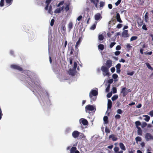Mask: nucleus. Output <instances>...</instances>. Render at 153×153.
<instances>
[{"mask_svg":"<svg viewBox=\"0 0 153 153\" xmlns=\"http://www.w3.org/2000/svg\"><path fill=\"white\" fill-rule=\"evenodd\" d=\"M115 69L114 67L111 68V71L112 73H114L115 71Z\"/></svg>","mask_w":153,"mask_h":153,"instance_id":"774afa93","label":"nucleus"},{"mask_svg":"<svg viewBox=\"0 0 153 153\" xmlns=\"http://www.w3.org/2000/svg\"><path fill=\"white\" fill-rule=\"evenodd\" d=\"M120 148L123 150H126V147L123 143H119Z\"/></svg>","mask_w":153,"mask_h":153,"instance_id":"a211bd4d","label":"nucleus"},{"mask_svg":"<svg viewBox=\"0 0 153 153\" xmlns=\"http://www.w3.org/2000/svg\"><path fill=\"white\" fill-rule=\"evenodd\" d=\"M117 112L118 114H122L123 113V111L121 109H118L117 111Z\"/></svg>","mask_w":153,"mask_h":153,"instance_id":"6e6d98bb","label":"nucleus"},{"mask_svg":"<svg viewBox=\"0 0 153 153\" xmlns=\"http://www.w3.org/2000/svg\"><path fill=\"white\" fill-rule=\"evenodd\" d=\"M145 137L147 141H148L150 140H153V136L149 133H147L146 134Z\"/></svg>","mask_w":153,"mask_h":153,"instance_id":"39448f33","label":"nucleus"},{"mask_svg":"<svg viewBox=\"0 0 153 153\" xmlns=\"http://www.w3.org/2000/svg\"><path fill=\"white\" fill-rule=\"evenodd\" d=\"M121 67V65L120 63L117 64V65L116 66V69H120Z\"/></svg>","mask_w":153,"mask_h":153,"instance_id":"a19ab883","label":"nucleus"},{"mask_svg":"<svg viewBox=\"0 0 153 153\" xmlns=\"http://www.w3.org/2000/svg\"><path fill=\"white\" fill-rule=\"evenodd\" d=\"M104 39V37L102 34H100L98 36V39L100 41H103Z\"/></svg>","mask_w":153,"mask_h":153,"instance_id":"bb28decb","label":"nucleus"},{"mask_svg":"<svg viewBox=\"0 0 153 153\" xmlns=\"http://www.w3.org/2000/svg\"><path fill=\"white\" fill-rule=\"evenodd\" d=\"M98 95V91L95 90H92L89 93V97L91 100L93 101H95L96 99V97L93 98V96H96Z\"/></svg>","mask_w":153,"mask_h":153,"instance_id":"f03ea898","label":"nucleus"},{"mask_svg":"<svg viewBox=\"0 0 153 153\" xmlns=\"http://www.w3.org/2000/svg\"><path fill=\"white\" fill-rule=\"evenodd\" d=\"M148 114L151 117H153V110L150 111Z\"/></svg>","mask_w":153,"mask_h":153,"instance_id":"0e129e2a","label":"nucleus"},{"mask_svg":"<svg viewBox=\"0 0 153 153\" xmlns=\"http://www.w3.org/2000/svg\"><path fill=\"white\" fill-rule=\"evenodd\" d=\"M96 27V25L95 24H94L91 27V30H94L95 29Z\"/></svg>","mask_w":153,"mask_h":153,"instance_id":"49530a36","label":"nucleus"},{"mask_svg":"<svg viewBox=\"0 0 153 153\" xmlns=\"http://www.w3.org/2000/svg\"><path fill=\"white\" fill-rule=\"evenodd\" d=\"M61 11V8L59 7L56 9L55 10L54 12L55 13H60Z\"/></svg>","mask_w":153,"mask_h":153,"instance_id":"473e14b6","label":"nucleus"},{"mask_svg":"<svg viewBox=\"0 0 153 153\" xmlns=\"http://www.w3.org/2000/svg\"><path fill=\"white\" fill-rule=\"evenodd\" d=\"M13 1V0H5V1L7 4L10 6L12 4Z\"/></svg>","mask_w":153,"mask_h":153,"instance_id":"cd10ccee","label":"nucleus"},{"mask_svg":"<svg viewBox=\"0 0 153 153\" xmlns=\"http://www.w3.org/2000/svg\"><path fill=\"white\" fill-rule=\"evenodd\" d=\"M77 64L76 62H74V63L73 68L74 69H76L77 67Z\"/></svg>","mask_w":153,"mask_h":153,"instance_id":"e2e57ef3","label":"nucleus"},{"mask_svg":"<svg viewBox=\"0 0 153 153\" xmlns=\"http://www.w3.org/2000/svg\"><path fill=\"white\" fill-rule=\"evenodd\" d=\"M54 21L55 20L54 19H52L51 20L50 25L51 26H52L53 25Z\"/></svg>","mask_w":153,"mask_h":153,"instance_id":"3c124183","label":"nucleus"},{"mask_svg":"<svg viewBox=\"0 0 153 153\" xmlns=\"http://www.w3.org/2000/svg\"><path fill=\"white\" fill-rule=\"evenodd\" d=\"M85 111L87 113H90V112L88 111H93L94 110V111L96 110L95 106L91 105H88L86 106L85 107Z\"/></svg>","mask_w":153,"mask_h":153,"instance_id":"7ed1b4c3","label":"nucleus"},{"mask_svg":"<svg viewBox=\"0 0 153 153\" xmlns=\"http://www.w3.org/2000/svg\"><path fill=\"white\" fill-rule=\"evenodd\" d=\"M143 117H145L144 119L145 121L146 122L149 121L150 119V117L149 116L147 115H143Z\"/></svg>","mask_w":153,"mask_h":153,"instance_id":"412c9836","label":"nucleus"},{"mask_svg":"<svg viewBox=\"0 0 153 153\" xmlns=\"http://www.w3.org/2000/svg\"><path fill=\"white\" fill-rule=\"evenodd\" d=\"M135 124L136 127L137 128L138 127H140L139 126H141V123L139 121H137L135 122Z\"/></svg>","mask_w":153,"mask_h":153,"instance_id":"b1692460","label":"nucleus"},{"mask_svg":"<svg viewBox=\"0 0 153 153\" xmlns=\"http://www.w3.org/2000/svg\"><path fill=\"white\" fill-rule=\"evenodd\" d=\"M112 95V93L111 92H110L108 93L107 95V97L108 98H110L111 97V96Z\"/></svg>","mask_w":153,"mask_h":153,"instance_id":"603ef678","label":"nucleus"},{"mask_svg":"<svg viewBox=\"0 0 153 153\" xmlns=\"http://www.w3.org/2000/svg\"><path fill=\"white\" fill-rule=\"evenodd\" d=\"M112 91L113 93L115 94L117 92V88L116 87H113L112 88Z\"/></svg>","mask_w":153,"mask_h":153,"instance_id":"8fccbe9b","label":"nucleus"},{"mask_svg":"<svg viewBox=\"0 0 153 153\" xmlns=\"http://www.w3.org/2000/svg\"><path fill=\"white\" fill-rule=\"evenodd\" d=\"M147 125V123L145 122H143L142 123V125H141V127L142 128H144Z\"/></svg>","mask_w":153,"mask_h":153,"instance_id":"58836bf2","label":"nucleus"},{"mask_svg":"<svg viewBox=\"0 0 153 153\" xmlns=\"http://www.w3.org/2000/svg\"><path fill=\"white\" fill-rule=\"evenodd\" d=\"M114 150L116 153H117L119 151V148L117 147H115L114 148Z\"/></svg>","mask_w":153,"mask_h":153,"instance_id":"4c0bfd02","label":"nucleus"},{"mask_svg":"<svg viewBox=\"0 0 153 153\" xmlns=\"http://www.w3.org/2000/svg\"><path fill=\"white\" fill-rule=\"evenodd\" d=\"M98 48L101 51H102L104 48V46L102 44H100L98 45Z\"/></svg>","mask_w":153,"mask_h":153,"instance_id":"393cba45","label":"nucleus"},{"mask_svg":"<svg viewBox=\"0 0 153 153\" xmlns=\"http://www.w3.org/2000/svg\"><path fill=\"white\" fill-rule=\"evenodd\" d=\"M134 72L133 71L131 72L127 73V74L128 75L132 76L134 74Z\"/></svg>","mask_w":153,"mask_h":153,"instance_id":"864d4df0","label":"nucleus"},{"mask_svg":"<svg viewBox=\"0 0 153 153\" xmlns=\"http://www.w3.org/2000/svg\"><path fill=\"white\" fill-rule=\"evenodd\" d=\"M109 138H111L112 140L114 141H116L117 140V137H115L114 134L110 135L109 136Z\"/></svg>","mask_w":153,"mask_h":153,"instance_id":"dca6fc26","label":"nucleus"},{"mask_svg":"<svg viewBox=\"0 0 153 153\" xmlns=\"http://www.w3.org/2000/svg\"><path fill=\"white\" fill-rule=\"evenodd\" d=\"M116 44V42H111L110 45V48H112L114 46V45H115Z\"/></svg>","mask_w":153,"mask_h":153,"instance_id":"37998d69","label":"nucleus"},{"mask_svg":"<svg viewBox=\"0 0 153 153\" xmlns=\"http://www.w3.org/2000/svg\"><path fill=\"white\" fill-rule=\"evenodd\" d=\"M69 9V5L66 4V6L65 7V10L66 12L68 11Z\"/></svg>","mask_w":153,"mask_h":153,"instance_id":"e433bc0d","label":"nucleus"},{"mask_svg":"<svg viewBox=\"0 0 153 153\" xmlns=\"http://www.w3.org/2000/svg\"><path fill=\"white\" fill-rule=\"evenodd\" d=\"M112 107V102L111 101L108 100V109H111Z\"/></svg>","mask_w":153,"mask_h":153,"instance_id":"4be33fe9","label":"nucleus"},{"mask_svg":"<svg viewBox=\"0 0 153 153\" xmlns=\"http://www.w3.org/2000/svg\"><path fill=\"white\" fill-rule=\"evenodd\" d=\"M121 93L122 94L123 97H125L126 96L128 92L127 91V89L126 87H124L121 89Z\"/></svg>","mask_w":153,"mask_h":153,"instance_id":"6e6552de","label":"nucleus"},{"mask_svg":"<svg viewBox=\"0 0 153 153\" xmlns=\"http://www.w3.org/2000/svg\"><path fill=\"white\" fill-rule=\"evenodd\" d=\"M148 47L147 45H146L145 43H143L142 45V47L140 49V52L142 54H143V51L144 48L147 49Z\"/></svg>","mask_w":153,"mask_h":153,"instance_id":"1a4fd4ad","label":"nucleus"},{"mask_svg":"<svg viewBox=\"0 0 153 153\" xmlns=\"http://www.w3.org/2000/svg\"><path fill=\"white\" fill-rule=\"evenodd\" d=\"M30 79H31V81L32 83H31V84H30V85L32 87L34 86V85L35 84V82L34 80H33V79H32L31 78H30Z\"/></svg>","mask_w":153,"mask_h":153,"instance_id":"c9c22d12","label":"nucleus"},{"mask_svg":"<svg viewBox=\"0 0 153 153\" xmlns=\"http://www.w3.org/2000/svg\"><path fill=\"white\" fill-rule=\"evenodd\" d=\"M91 2L93 3L96 8L97 7L98 3L99 1V0H90Z\"/></svg>","mask_w":153,"mask_h":153,"instance_id":"ddd939ff","label":"nucleus"},{"mask_svg":"<svg viewBox=\"0 0 153 153\" xmlns=\"http://www.w3.org/2000/svg\"><path fill=\"white\" fill-rule=\"evenodd\" d=\"M126 47L128 49L130 50L132 47L130 45V44H127L126 46Z\"/></svg>","mask_w":153,"mask_h":153,"instance_id":"5fc2aeb1","label":"nucleus"},{"mask_svg":"<svg viewBox=\"0 0 153 153\" xmlns=\"http://www.w3.org/2000/svg\"><path fill=\"white\" fill-rule=\"evenodd\" d=\"M137 36H133L131 37L130 39L131 41H133L134 40H136L137 38Z\"/></svg>","mask_w":153,"mask_h":153,"instance_id":"f704fd0d","label":"nucleus"},{"mask_svg":"<svg viewBox=\"0 0 153 153\" xmlns=\"http://www.w3.org/2000/svg\"><path fill=\"white\" fill-rule=\"evenodd\" d=\"M143 29L144 30H147V29L146 27V26L145 25H143L142 27Z\"/></svg>","mask_w":153,"mask_h":153,"instance_id":"680f3d73","label":"nucleus"},{"mask_svg":"<svg viewBox=\"0 0 153 153\" xmlns=\"http://www.w3.org/2000/svg\"><path fill=\"white\" fill-rule=\"evenodd\" d=\"M70 153H80L79 151L75 147H72L71 148Z\"/></svg>","mask_w":153,"mask_h":153,"instance_id":"9d476101","label":"nucleus"},{"mask_svg":"<svg viewBox=\"0 0 153 153\" xmlns=\"http://www.w3.org/2000/svg\"><path fill=\"white\" fill-rule=\"evenodd\" d=\"M118 76L117 74H114L112 75V77L114 79H116L117 78Z\"/></svg>","mask_w":153,"mask_h":153,"instance_id":"a18cd8bd","label":"nucleus"},{"mask_svg":"<svg viewBox=\"0 0 153 153\" xmlns=\"http://www.w3.org/2000/svg\"><path fill=\"white\" fill-rule=\"evenodd\" d=\"M121 1V0H118L115 3V4L116 6H117L120 4Z\"/></svg>","mask_w":153,"mask_h":153,"instance_id":"09e8293b","label":"nucleus"},{"mask_svg":"<svg viewBox=\"0 0 153 153\" xmlns=\"http://www.w3.org/2000/svg\"><path fill=\"white\" fill-rule=\"evenodd\" d=\"M115 118L116 119H119L120 118L121 116L119 114H116L115 116Z\"/></svg>","mask_w":153,"mask_h":153,"instance_id":"69168bd1","label":"nucleus"},{"mask_svg":"<svg viewBox=\"0 0 153 153\" xmlns=\"http://www.w3.org/2000/svg\"><path fill=\"white\" fill-rule=\"evenodd\" d=\"M75 51H74V48L72 46H70L68 48V52H69L70 55H72L74 52V54H75V56H77L78 51H77L76 49H75Z\"/></svg>","mask_w":153,"mask_h":153,"instance_id":"20e7f679","label":"nucleus"},{"mask_svg":"<svg viewBox=\"0 0 153 153\" xmlns=\"http://www.w3.org/2000/svg\"><path fill=\"white\" fill-rule=\"evenodd\" d=\"M95 19L96 21L100 20L102 18L100 14L99 13L96 14L94 16Z\"/></svg>","mask_w":153,"mask_h":153,"instance_id":"f8f14e48","label":"nucleus"},{"mask_svg":"<svg viewBox=\"0 0 153 153\" xmlns=\"http://www.w3.org/2000/svg\"><path fill=\"white\" fill-rule=\"evenodd\" d=\"M146 66L149 69L151 70H153V68L151 66L149 63H146Z\"/></svg>","mask_w":153,"mask_h":153,"instance_id":"2f4dec72","label":"nucleus"},{"mask_svg":"<svg viewBox=\"0 0 153 153\" xmlns=\"http://www.w3.org/2000/svg\"><path fill=\"white\" fill-rule=\"evenodd\" d=\"M4 0H1L0 2V6L1 7H3L4 5Z\"/></svg>","mask_w":153,"mask_h":153,"instance_id":"c03bdc74","label":"nucleus"},{"mask_svg":"<svg viewBox=\"0 0 153 153\" xmlns=\"http://www.w3.org/2000/svg\"><path fill=\"white\" fill-rule=\"evenodd\" d=\"M61 29V30H62L64 31L65 30L66 27H65V25H62Z\"/></svg>","mask_w":153,"mask_h":153,"instance_id":"4d7b16f0","label":"nucleus"},{"mask_svg":"<svg viewBox=\"0 0 153 153\" xmlns=\"http://www.w3.org/2000/svg\"><path fill=\"white\" fill-rule=\"evenodd\" d=\"M80 133L77 131H74L72 133V136L73 137L76 138L79 137Z\"/></svg>","mask_w":153,"mask_h":153,"instance_id":"0eeeda50","label":"nucleus"},{"mask_svg":"<svg viewBox=\"0 0 153 153\" xmlns=\"http://www.w3.org/2000/svg\"><path fill=\"white\" fill-rule=\"evenodd\" d=\"M81 39L80 38H79L78 41H77V42H76V45L75 46V48H76V49L77 51H78V45L80 44V42H81Z\"/></svg>","mask_w":153,"mask_h":153,"instance_id":"f3484780","label":"nucleus"},{"mask_svg":"<svg viewBox=\"0 0 153 153\" xmlns=\"http://www.w3.org/2000/svg\"><path fill=\"white\" fill-rule=\"evenodd\" d=\"M122 26V25L121 24H119L117 26V28H120Z\"/></svg>","mask_w":153,"mask_h":153,"instance_id":"052dcab7","label":"nucleus"},{"mask_svg":"<svg viewBox=\"0 0 153 153\" xmlns=\"http://www.w3.org/2000/svg\"><path fill=\"white\" fill-rule=\"evenodd\" d=\"M10 67L14 69L18 70L20 71H23L22 68L21 67L18 65H12L10 66Z\"/></svg>","mask_w":153,"mask_h":153,"instance_id":"423d86ee","label":"nucleus"},{"mask_svg":"<svg viewBox=\"0 0 153 153\" xmlns=\"http://www.w3.org/2000/svg\"><path fill=\"white\" fill-rule=\"evenodd\" d=\"M113 82V79H110L108 81V82L110 84L112 83Z\"/></svg>","mask_w":153,"mask_h":153,"instance_id":"338daca9","label":"nucleus"},{"mask_svg":"<svg viewBox=\"0 0 153 153\" xmlns=\"http://www.w3.org/2000/svg\"><path fill=\"white\" fill-rule=\"evenodd\" d=\"M121 46L119 45H118L116 46V49L117 51H118L120 50L121 49Z\"/></svg>","mask_w":153,"mask_h":153,"instance_id":"bf43d9fd","label":"nucleus"},{"mask_svg":"<svg viewBox=\"0 0 153 153\" xmlns=\"http://www.w3.org/2000/svg\"><path fill=\"white\" fill-rule=\"evenodd\" d=\"M110 86V84H108L105 89V91L106 92H108L109 91Z\"/></svg>","mask_w":153,"mask_h":153,"instance_id":"ea45409f","label":"nucleus"},{"mask_svg":"<svg viewBox=\"0 0 153 153\" xmlns=\"http://www.w3.org/2000/svg\"><path fill=\"white\" fill-rule=\"evenodd\" d=\"M108 118L107 116H105L103 117V120L104 122V123L105 124H107L108 123Z\"/></svg>","mask_w":153,"mask_h":153,"instance_id":"5701e85b","label":"nucleus"},{"mask_svg":"<svg viewBox=\"0 0 153 153\" xmlns=\"http://www.w3.org/2000/svg\"><path fill=\"white\" fill-rule=\"evenodd\" d=\"M122 36H123L125 37H128V30H124L122 33Z\"/></svg>","mask_w":153,"mask_h":153,"instance_id":"4468645a","label":"nucleus"},{"mask_svg":"<svg viewBox=\"0 0 153 153\" xmlns=\"http://www.w3.org/2000/svg\"><path fill=\"white\" fill-rule=\"evenodd\" d=\"M144 17L145 20L146 22H147L149 19L148 13L147 12L145 14Z\"/></svg>","mask_w":153,"mask_h":153,"instance_id":"c85d7f7f","label":"nucleus"},{"mask_svg":"<svg viewBox=\"0 0 153 153\" xmlns=\"http://www.w3.org/2000/svg\"><path fill=\"white\" fill-rule=\"evenodd\" d=\"M118 97V96L117 95H114L112 97L111 100L112 101H114L117 100Z\"/></svg>","mask_w":153,"mask_h":153,"instance_id":"7c9ffc66","label":"nucleus"},{"mask_svg":"<svg viewBox=\"0 0 153 153\" xmlns=\"http://www.w3.org/2000/svg\"><path fill=\"white\" fill-rule=\"evenodd\" d=\"M105 131L106 133H109L110 132V131L108 128L106 127L105 128Z\"/></svg>","mask_w":153,"mask_h":153,"instance_id":"79ce46f5","label":"nucleus"},{"mask_svg":"<svg viewBox=\"0 0 153 153\" xmlns=\"http://www.w3.org/2000/svg\"><path fill=\"white\" fill-rule=\"evenodd\" d=\"M116 19L117 22H122V21L121 20L120 17V16L119 13H117L116 15Z\"/></svg>","mask_w":153,"mask_h":153,"instance_id":"2eb2a0df","label":"nucleus"},{"mask_svg":"<svg viewBox=\"0 0 153 153\" xmlns=\"http://www.w3.org/2000/svg\"><path fill=\"white\" fill-rule=\"evenodd\" d=\"M75 72L74 71L73 69L70 70L68 72V73L69 75L74 76L75 75Z\"/></svg>","mask_w":153,"mask_h":153,"instance_id":"a878e982","label":"nucleus"},{"mask_svg":"<svg viewBox=\"0 0 153 153\" xmlns=\"http://www.w3.org/2000/svg\"><path fill=\"white\" fill-rule=\"evenodd\" d=\"M135 140L136 141L137 143L138 142L141 141L142 140V138L140 137H137L135 138Z\"/></svg>","mask_w":153,"mask_h":153,"instance_id":"c756f323","label":"nucleus"},{"mask_svg":"<svg viewBox=\"0 0 153 153\" xmlns=\"http://www.w3.org/2000/svg\"><path fill=\"white\" fill-rule=\"evenodd\" d=\"M79 122L80 123H81L83 125L85 126L87 125L88 124L87 120L85 119H81L79 120Z\"/></svg>","mask_w":153,"mask_h":153,"instance_id":"9b49d317","label":"nucleus"},{"mask_svg":"<svg viewBox=\"0 0 153 153\" xmlns=\"http://www.w3.org/2000/svg\"><path fill=\"white\" fill-rule=\"evenodd\" d=\"M51 1V0H46L45 2L46 5H49Z\"/></svg>","mask_w":153,"mask_h":153,"instance_id":"13d9d810","label":"nucleus"},{"mask_svg":"<svg viewBox=\"0 0 153 153\" xmlns=\"http://www.w3.org/2000/svg\"><path fill=\"white\" fill-rule=\"evenodd\" d=\"M105 5V2L102 1H100V7H103Z\"/></svg>","mask_w":153,"mask_h":153,"instance_id":"72a5a7b5","label":"nucleus"},{"mask_svg":"<svg viewBox=\"0 0 153 153\" xmlns=\"http://www.w3.org/2000/svg\"><path fill=\"white\" fill-rule=\"evenodd\" d=\"M73 24L72 22H70L69 23L68 25V29L69 31H70L73 28Z\"/></svg>","mask_w":153,"mask_h":153,"instance_id":"aec40b11","label":"nucleus"},{"mask_svg":"<svg viewBox=\"0 0 153 153\" xmlns=\"http://www.w3.org/2000/svg\"><path fill=\"white\" fill-rule=\"evenodd\" d=\"M52 11V7L51 6H50L49 7L48 9V13L50 14H51Z\"/></svg>","mask_w":153,"mask_h":153,"instance_id":"de8ad7c7","label":"nucleus"},{"mask_svg":"<svg viewBox=\"0 0 153 153\" xmlns=\"http://www.w3.org/2000/svg\"><path fill=\"white\" fill-rule=\"evenodd\" d=\"M138 130L137 131V134L139 135H142V131L140 127H138L137 128Z\"/></svg>","mask_w":153,"mask_h":153,"instance_id":"6ab92c4d","label":"nucleus"},{"mask_svg":"<svg viewBox=\"0 0 153 153\" xmlns=\"http://www.w3.org/2000/svg\"><path fill=\"white\" fill-rule=\"evenodd\" d=\"M112 61L111 59L108 60L106 62V66H102L101 69L103 72V74L104 76H108L109 75V69L112 66Z\"/></svg>","mask_w":153,"mask_h":153,"instance_id":"f257e3e1","label":"nucleus"}]
</instances>
